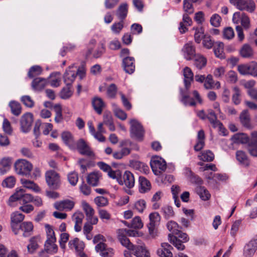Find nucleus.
<instances>
[{
    "label": "nucleus",
    "instance_id": "obj_13",
    "mask_svg": "<svg viewBox=\"0 0 257 257\" xmlns=\"http://www.w3.org/2000/svg\"><path fill=\"white\" fill-rule=\"evenodd\" d=\"M117 237L121 244L126 247L129 250H134L135 245H134L127 238L126 232L124 228L119 229L117 230Z\"/></svg>",
    "mask_w": 257,
    "mask_h": 257
},
{
    "label": "nucleus",
    "instance_id": "obj_37",
    "mask_svg": "<svg viewBox=\"0 0 257 257\" xmlns=\"http://www.w3.org/2000/svg\"><path fill=\"white\" fill-rule=\"evenodd\" d=\"M134 254L137 257H150V252L144 246L137 245L135 246Z\"/></svg>",
    "mask_w": 257,
    "mask_h": 257
},
{
    "label": "nucleus",
    "instance_id": "obj_56",
    "mask_svg": "<svg viewBox=\"0 0 257 257\" xmlns=\"http://www.w3.org/2000/svg\"><path fill=\"white\" fill-rule=\"evenodd\" d=\"M128 227H131L136 229H140L143 227V223L141 218L139 216H136L132 220L130 225L127 224Z\"/></svg>",
    "mask_w": 257,
    "mask_h": 257
},
{
    "label": "nucleus",
    "instance_id": "obj_55",
    "mask_svg": "<svg viewBox=\"0 0 257 257\" xmlns=\"http://www.w3.org/2000/svg\"><path fill=\"white\" fill-rule=\"evenodd\" d=\"M25 191L23 189H17L16 192L12 195L10 199V202H14L18 200H21Z\"/></svg>",
    "mask_w": 257,
    "mask_h": 257
},
{
    "label": "nucleus",
    "instance_id": "obj_52",
    "mask_svg": "<svg viewBox=\"0 0 257 257\" xmlns=\"http://www.w3.org/2000/svg\"><path fill=\"white\" fill-rule=\"evenodd\" d=\"M233 94L232 97V100L233 103L235 105H238L240 103V95L241 92L239 88L235 86L233 88Z\"/></svg>",
    "mask_w": 257,
    "mask_h": 257
},
{
    "label": "nucleus",
    "instance_id": "obj_45",
    "mask_svg": "<svg viewBox=\"0 0 257 257\" xmlns=\"http://www.w3.org/2000/svg\"><path fill=\"white\" fill-rule=\"evenodd\" d=\"M169 240L178 250H182L185 248L184 245L182 243L183 241L180 239H178L176 236L169 234L168 235Z\"/></svg>",
    "mask_w": 257,
    "mask_h": 257
},
{
    "label": "nucleus",
    "instance_id": "obj_53",
    "mask_svg": "<svg viewBox=\"0 0 257 257\" xmlns=\"http://www.w3.org/2000/svg\"><path fill=\"white\" fill-rule=\"evenodd\" d=\"M146 207V202L143 199H139L135 202L134 209L140 213L143 212Z\"/></svg>",
    "mask_w": 257,
    "mask_h": 257
},
{
    "label": "nucleus",
    "instance_id": "obj_36",
    "mask_svg": "<svg viewBox=\"0 0 257 257\" xmlns=\"http://www.w3.org/2000/svg\"><path fill=\"white\" fill-rule=\"evenodd\" d=\"M61 74L59 72H55L52 73L47 80L48 84L51 86L55 87L60 86L61 83Z\"/></svg>",
    "mask_w": 257,
    "mask_h": 257
},
{
    "label": "nucleus",
    "instance_id": "obj_59",
    "mask_svg": "<svg viewBox=\"0 0 257 257\" xmlns=\"http://www.w3.org/2000/svg\"><path fill=\"white\" fill-rule=\"evenodd\" d=\"M117 91V87L116 85L114 83H112L107 88V95L109 98H114L116 96Z\"/></svg>",
    "mask_w": 257,
    "mask_h": 257
},
{
    "label": "nucleus",
    "instance_id": "obj_23",
    "mask_svg": "<svg viewBox=\"0 0 257 257\" xmlns=\"http://www.w3.org/2000/svg\"><path fill=\"white\" fill-rule=\"evenodd\" d=\"M162 248L157 250V254L161 257H173V253L171 250L173 247L168 243H162Z\"/></svg>",
    "mask_w": 257,
    "mask_h": 257
},
{
    "label": "nucleus",
    "instance_id": "obj_20",
    "mask_svg": "<svg viewBox=\"0 0 257 257\" xmlns=\"http://www.w3.org/2000/svg\"><path fill=\"white\" fill-rule=\"evenodd\" d=\"M182 52L185 59L187 60L192 59L195 55V48L192 42L186 44L182 48Z\"/></svg>",
    "mask_w": 257,
    "mask_h": 257
},
{
    "label": "nucleus",
    "instance_id": "obj_26",
    "mask_svg": "<svg viewBox=\"0 0 257 257\" xmlns=\"http://www.w3.org/2000/svg\"><path fill=\"white\" fill-rule=\"evenodd\" d=\"M239 54L244 58H251L253 56L254 52L249 44H244L240 49Z\"/></svg>",
    "mask_w": 257,
    "mask_h": 257
},
{
    "label": "nucleus",
    "instance_id": "obj_38",
    "mask_svg": "<svg viewBox=\"0 0 257 257\" xmlns=\"http://www.w3.org/2000/svg\"><path fill=\"white\" fill-rule=\"evenodd\" d=\"M194 65L199 69H202L204 67L207 63V59L203 56L197 54L194 57Z\"/></svg>",
    "mask_w": 257,
    "mask_h": 257
},
{
    "label": "nucleus",
    "instance_id": "obj_48",
    "mask_svg": "<svg viewBox=\"0 0 257 257\" xmlns=\"http://www.w3.org/2000/svg\"><path fill=\"white\" fill-rule=\"evenodd\" d=\"M12 113L16 116L19 115L22 112L21 104L16 101H11L9 103Z\"/></svg>",
    "mask_w": 257,
    "mask_h": 257
},
{
    "label": "nucleus",
    "instance_id": "obj_17",
    "mask_svg": "<svg viewBox=\"0 0 257 257\" xmlns=\"http://www.w3.org/2000/svg\"><path fill=\"white\" fill-rule=\"evenodd\" d=\"M236 7L240 11L253 12L255 8L254 2L252 0H239Z\"/></svg>",
    "mask_w": 257,
    "mask_h": 257
},
{
    "label": "nucleus",
    "instance_id": "obj_51",
    "mask_svg": "<svg viewBox=\"0 0 257 257\" xmlns=\"http://www.w3.org/2000/svg\"><path fill=\"white\" fill-rule=\"evenodd\" d=\"M42 72V68L38 65H35L31 67L28 73L29 77L32 78L41 74Z\"/></svg>",
    "mask_w": 257,
    "mask_h": 257
},
{
    "label": "nucleus",
    "instance_id": "obj_25",
    "mask_svg": "<svg viewBox=\"0 0 257 257\" xmlns=\"http://www.w3.org/2000/svg\"><path fill=\"white\" fill-rule=\"evenodd\" d=\"M83 218L84 215L80 211L75 212L72 215V220L75 223L74 229L76 231L79 232L81 230Z\"/></svg>",
    "mask_w": 257,
    "mask_h": 257
},
{
    "label": "nucleus",
    "instance_id": "obj_50",
    "mask_svg": "<svg viewBox=\"0 0 257 257\" xmlns=\"http://www.w3.org/2000/svg\"><path fill=\"white\" fill-rule=\"evenodd\" d=\"M161 212L163 213L164 217L167 219L173 217L175 215L173 208L169 205L163 206L161 209Z\"/></svg>",
    "mask_w": 257,
    "mask_h": 257
},
{
    "label": "nucleus",
    "instance_id": "obj_7",
    "mask_svg": "<svg viewBox=\"0 0 257 257\" xmlns=\"http://www.w3.org/2000/svg\"><path fill=\"white\" fill-rule=\"evenodd\" d=\"M232 21L234 24H241V26L245 29H248L250 27V20L248 17L244 13L236 12L232 17Z\"/></svg>",
    "mask_w": 257,
    "mask_h": 257
},
{
    "label": "nucleus",
    "instance_id": "obj_41",
    "mask_svg": "<svg viewBox=\"0 0 257 257\" xmlns=\"http://www.w3.org/2000/svg\"><path fill=\"white\" fill-rule=\"evenodd\" d=\"M196 192L203 200L206 201L210 198V194L204 187L197 186L196 188Z\"/></svg>",
    "mask_w": 257,
    "mask_h": 257
},
{
    "label": "nucleus",
    "instance_id": "obj_57",
    "mask_svg": "<svg viewBox=\"0 0 257 257\" xmlns=\"http://www.w3.org/2000/svg\"><path fill=\"white\" fill-rule=\"evenodd\" d=\"M94 201L97 206L99 207L106 206L108 204V199L102 196L95 197Z\"/></svg>",
    "mask_w": 257,
    "mask_h": 257
},
{
    "label": "nucleus",
    "instance_id": "obj_61",
    "mask_svg": "<svg viewBox=\"0 0 257 257\" xmlns=\"http://www.w3.org/2000/svg\"><path fill=\"white\" fill-rule=\"evenodd\" d=\"M54 108L55 112V121L57 123L61 122L63 119V117L61 106L59 104H56L54 106Z\"/></svg>",
    "mask_w": 257,
    "mask_h": 257
},
{
    "label": "nucleus",
    "instance_id": "obj_30",
    "mask_svg": "<svg viewBox=\"0 0 257 257\" xmlns=\"http://www.w3.org/2000/svg\"><path fill=\"white\" fill-rule=\"evenodd\" d=\"M69 246L71 249H74L76 253L81 250H83L85 247L84 242L80 241L78 238H75L69 241Z\"/></svg>",
    "mask_w": 257,
    "mask_h": 257
},
{
    "label": "nucleus",
    "instance_id": "obj_33",
    "mask_svg": "<svg viewBox=\"0 0 257 257\" xmlns=\"http://www.w3.org/2000/svg\"><path fill=\"white\" fill-rule=\"evenodd\" d=\"M206 118L209 119L213 127L221 129L223 125L220 121L217 119V116L212 110H208V115L206 116Z\"/></svg>",
    "mask_w": 257,
    "mask_h": 257
},
{
    "label": "nucleus",
    "instance_id": "obj_6",
    "mask_svg": "<svg viewBox=\"0 0 257 257\" xmlns=\"http://www.w3.org/2000/svg\"><path fill=\"white\" fill-rule=\"evenodd\" d=\"M131 133L139 140H142L144 134V130L141 124L136 119L130 120Z\"/></svg>",
    "mask_w": 257,
    "mask_h": 257
},
{
    "label": "nucleus",
    "instance_id": "obj_9",
    "mask_svg": "<svg viewBox=\"0 0 257 257\" xmlns=\"http://www.w3.org/2000/svg\"><path fill=\"white\" fill-rule=\"evenodd\" d=\"M76 147L80 154L88 157L94 156L90 148L83 139H79L76 144Z\"/></svg>",
    "mask_w": 257,
    "mask_h": 257
},
{
    "label": "nucleus",
    "instance_id": "obj_34",
    "mask_svg": "<svg viewBox=\"0 0 257 257\" xmlns=\"http://www.w3.org/2000/svg\"><path fill=\"white\" fill-rule=\"evenodd\" d=\"M48 84L47 80L42 78H36L32 82L33 88L36 90H41Z\"/></svg>",
    "mask_w": 257,
    "mask_h": 257
},
{
    "label": "nucleus",
    "instance_id": "obj_8",
    "mask_svg": "<svg viewBox=\"0 0 257 257\" xmlns=\"http://www.w3.org/2000/svg\"><path fill=\"white\" fill-rule=\"evenodd\" d=\"M150 223L148 225L150 234L155 237L157 233L156 226L160 219V216L158 213L153 212L149 215Z\"/></svg>",
    "mask_w": 257,
    "mask_h": 257
},
{
    "label": "nucleus",
    "instance_id": "obj_58",
    "mask_svg": "<svg viewBox=\"0 0 257 257\" xmlns=\"http://www.w3.org/2000/svg\"><path fill=\"white\" fill-rule=\"evenodd\" d=\"M133 165L136 169L139 170L140 171L144 172L145 174H147L149 172V167L145 164L139 162V161H135Z\"/></svg>",
    "mask_w": 257,
    "mask_h": 257
},
{
    "label": "nucleus",
    "instance_id": "obj_10",
    "mask_svg": "<svg viewBox=\"0 0 257 257\" xmlns=\"http://www.w3.org/2000/svg\"><path fill=\"white\" fill-rule=\"evenodd\" d=\"M135 183L134 175L128 171H125L122 176V179L121 177L120 179L118 180L119 184L120 185H124L128 188H133L134 186Z\"/></svg>",
    "mask_w": 257,
    "mask_h": 257
},
{
    "label": "nucleus",
    "instance_id": "obj_32",
    "mask_svg": "<svg viewBox=\"0 0 257 257\" xmlns=\"http://www.w3.org/2000/svg\"><path fill=\"white\" fill-rule=\"evenodd\" d=\"M205 134L204 132L201 130H200L197 134V141L196 145L194 147L195 151L198 152L201 150L205 146Z\"/></svg>",
    "mask_w": 257,
    "mask_h": 257
},
{
    "label": "nucleus",
    "instance_id": "obj_21",
    "mask_svg": "<svg viewBox=\"0 0 257 257\" xmlns=\"http://www.w3.org/2000/svg\"><path fill=\"white\" fill-rule=\"evenodd\" d=\"M135 59L132 57H126L122 60V66L125 72L131 74L135 70Z\"/></svg>",
    "mask_w": 257,
    "mask_h": 257
},
{
    "label": "nucleus",
    "instance_id": "obj_14",
    "mask_svg": "<svg viewBox=\"0 0 257 257\" xmlns=\"http://www.w3.org/2000/svg\"><path fill=\"white\" fill-rule=\"evenodd\" d=\"M101 173L99 171H93L88 174L86 177L87 183L93 187L97 186L102 179Z\"/></svg>",
    "mask_w": 257,
    "mask_h": 257
},
{
    "label": "nucleus",
    "instance_id": "obj_19",
    "mask_svg": "<svg viewBox=\"0 0 257 257\" xmlns=\"http://www.w3.org/2000/svg\"><path fill=\"white\" fill-rule=\"evenodd\" d=\"M183 76L184 86L187 90L190 88L192 82L193 81L194 74L191 69L188 67H185L183 69Z\"/></svg>",
    "mask_w": 257,
    "mask_h": 257
},
{
    "label": "nucleus",
    "instance_id": "obj_15",
    "mask_svg": "<svg viewBox=\"0 0 257 257\" xmlns=\"http://www.w3.org/2000/svg\"><path fill=\"white\" fill-rule=\"evenodd\" d=\"M75 202L69 199H65L56 202L55 208L59 211H71L74 207Z\"/></svg>",
    "mask_w": 257,
    "mask_h": 257
},
{
    "label": "nucleus",
    "instance_id": "obj_31",
    "mask_svg": "<svg viewBox=\"0 0 257 257\" xmlns=\"http://www.w3.org/2000/svg\"><path fill=\"white\" fill-rule=\"evenodd\" d=\"M236 158L240 164L244 167H248L250 161L245 153L242 151H237L236 152Z\"/></svg>",
    "mask_w": 257,
    "mask_h": 257
},
{
    "label": "nucleus",
    "instance_id": "obj_35",
    "mask_svg": "<svg viewBox=\"0 0 257 257\" xmlns=\"http://www.w3.org/2000/svg\"><path fill=\"white\" fill-rule=\"evenodd\" d=\"M92 103L94 109L98 114H101L103 108L105 107V104L102 99L98 97L93 98Z\"/></svg>",
    "mask_w": 257,
    "mask_h": 257
},
{
    "label": "nucleus",
    "instance_id": "obj_42",
    "mask_svg": "<svg viewBox=\"0 0 257 257\" xmlns=\"http://www.w3.org/2000/svg\"><path fill=\"white\" fill-rule=\"evenodd\" d=\"M139 184V190L141 193H145L151 188V184L150 182L144 177H140Z\"/></svg>",
    "mask_w": 257,
    "mask_h": 257
},
{
    "label": "nucleus",
    "instance_id": "obj_24",
    "mask_svg": "<svg viewBox=\"0 0 257 257\" xmlns=\"http://www.w3.org/2000/svg\"><path fill=\"white\" fill-rule=\"evenodd\" d=\"M128 6L126 3L121 4L116 11V16L120 21H124L127 16Z\"/></svg>",
    "mask_w": 257,
    "mask_h": 257
},
{
    "label": "nucleus",
    "instance_id": "obj_27",
    "mask_svg": "<svg viewBox=\"0 0 257 257\" xmlns=\"http://www.w3.org/2000/svg\"><path fill=\"white\" fill-rule=\"evenodd\" d=\"M61 137L64 143L71 149L75 148L76 143L71 133L69 132H64L62 133Z\"/></svg>",
    "mask_w": 257,
    "mask_h": 257
},
{
    "label": "nucleus",
    "instance_id": "obj_16",
    "mask_svg": "<svg viewBox=\"0 0 257 257\" xmlns=\"http://www.w3.org/2000/svg\"><path fill=\"white\" fill-rule=\"evenodd\" d=\"M256 249L257 239H252L244 246L243 255L245 257H252Z\"/></svg>",
    "mask_w": 257,
    "mask_h": 257
},
{
    "label": "nucleus",
    "instance_id": "obj_2",
    "mask_svg": "<svg viewBox=\"0 0 257 257\" xmlns=\"http://www.w3.org/2000/svg\"><path fill=\"white\" fill-rule=\"evenodd\" d=\"M97 41L94 39H91L87 45V50L86 52V56L87 57L92 55L94 58H98L105 52L106 48L105 44L103 42H100L98 44L96 49L94 50V48L96 44Z\"/></svg>",
    "mask_w": 257,
    "mask_h": 257
},
{
    "label": "nucleus",
    "instance_id": "obj_11",
    "mask_svg": "<svg viewBox=\"0 0 257 257\" xmlns=\"http://www.w3.org/2000/svg\"><path fill=\"white\" fill-rule=\"evenodd\" d=\"M33 121V116L31 113H27L24 114L21 119V126L22 132H28L31 127Z\"/></svg>",
    "mask_w": 257,
    "mask_h": 257
},
{
    "label": "nucleus",
    "instance_id": "obj_29",
    "mask_svg": "<svg viewBox=\"0 0 257 257\" xmlns=\"http://www.w3.org/2000/svg\"><path fill=\"white\" fill-rule=\"evenodd\" d=\"M40 237L39 236H34L29 240V243L27 245L28 251L30 253H33L39 246Z\"/></svg>",
    "mask_w": 257,
    "mask_h": 257
},
{
    "label": "nucleus",
    "instance_id": "obj_49",
    "mask_svg": "<svg viewBox=\"0 0 257 257\" xmlns=\"http://www.w3.org/2000/svg\"><path fill=\"white\" fill-rule=\"evenodd\" d=\"M167 228L168 230L172 232L173 234H178L180 232L181 227L176 222L170 221L167 223Z\"/></svg>",
    "mask_w": 257,
    "mask_h": 257
},
{
    "label": "nucleus",
    "instance_id": "obj_5",
    "mask_svg": "<svg viewBox=\"0 0 257 257\" xmlns=\"http://www.w3.org/2000/svg\"><path fill=\"white\" fill-rule=\"evenodd\" d=\"M46 181L49 187L53 189H57L60 184V176L55 171L50 170L45 174Z\"/></svg>",
    "mask_w": 257,
    "mask_h": 257
},
{
    "label": "nucleus",
    "instance_id": "obj_22",
    "mask_svg": "<svg viewBox=\"0 0 257 257\" xmlns=\"http://www.w3.org/2000/svg\"><path fill=\"white\" fill-rule=\"evenodd\" d=\"M24 218L25 215L18 211L15 212L11 214V226L16 234L18 233V231L16 230L17 224L22 221Z\"/></svg>",
    "mask_w": 257,
    "mask_h": 257
},
{
    "label": "nucleus",
    "instance_id": "obj_28",
    "mask_svg": "<svg viewBox=\"0 0 257 257\" xmlns=\"http://www.w3.org/2000/svg\"><path fill=\"white\" fill-rule=\"evenodd\" d=\"M13 159L11 157H5L0 160V172L5 174L8 171L12 165Z\"/></svg>",
    "mask_w": 257,
    "mask_h": 257
},
{
    "label": "nucleus",
    "instance_id": "obj_39",
    "mask_svg": "<svg viewBox=\"0 0 257 257\" xmlns=\"http://www.w3.org/2000/svg\"><path fill=\"white\" fill-rule=\"evenodd\" d=\"M240 121L241 124L245 127L249 128L250 126V116L247 110H243L239 116Z\"/></svg>",
    "mask_w": 257,
    "mask_h": 257
},
{
    "label": "nucleus",
    "instance_id": "obj_1",
    "mask_svg": "<svg viewBox=\"0 0 257 257\" xmlns=\"http://www.w3.org/2000/svg\"><path fill=\"white\" fill-rule=\"evenodd\" d=\"M45 227L46 230L47 239L44 244L45 250L39 252L40 257H47L45 255V251L53 254L56 253L58 250V246L56 244V238L52 227L49 224H46Z\"/></svg>",
    "mask_w": 257,
    "mask_h": 257
},
{
    "label": "nucleus",
    "instance_id": "obj_12",
    "mask_svg": "<svg viewBox=\"0 0 257 257\" xmlns=\"http://www.w3.org/2000/svg\"><path fill=\"white\" fill-rule=\"evenodd\" d=\"M95 250L103 257H111L114 254L113 249L108 247L104 242L98 243L95 247Z\"/></svg>",
    "mask_w": 257,
    "mask_h": 257
},
{
    "label": "nucleus",
    "instance_id": "obj_63",
    "mask_svg": "<svg viewBox=\"0 0 257 257\" xmlns=\"http://www.w3.org/2000/svg\"><path fill=\"white\" fill-rule=\"evenodd\" d=\"M82 208L85 213L86 216L94 215L95 211L93 208L86 202L83 201L82 203Z\"/></svg>",
    "mask_w": 257,
    "mask_h": 257
},
{
    "label": "nucleus",
    "instance_id": "obj_44",
    "mask_svg": "<svg viewBox=\"0 0 257 257\" xmlns=\"http://www.w3.org/2000/svg\"><path fill=\"white\" fill-rule=\"evenodd\" d=\"M20 229L23 231V236H28L33 229V225L31 222H24L20 225Z\"/></svg>",
    "mask_w": 257,
    "mask_h": 257
},
{
    "label": "nucleus",
    "instance_id": "obj_40",
    "mask_svg": "<svg viewBox=\"0 0 257 257\" xmlns=\"http://www.w3.org/2000/svg\"><path fill=\"white\" fill-rule=\"evenodd\" d=\"M232 140L234 143L237 144H248L249 138L244 134H237L234 135Z\"/></svg>",
    "mask_w": 257,
    "mask_h": 257
},
{
    "label": "nucleus",
    "instance_id": "obj_46",
    "mask_svg": "<svg viewBox=\"0 0 257 257\" xmlns=\"http://www.w3.org/2000/svg\"><path fill=\"white\" fill-rule=\"evenodd\" d=\"M21 183L23 186L28 189H32L35 192H39L40 190L39 187L36 185L33 181L28 180L25 179L21 180Z\"/></svg>",
    "mask_w": 257,
    "mask_h": 257
},
{
    "label": "nucleus",
    "instance_id": "obj_47",
    "mask_svg": "<svg viewBox=\"0 0 257 257\" xmlns=\"http://www.w3.org/2000/svg\"><path fill=\"white\" fill-rule=\"evenodd\" d=\"M224 44L222 42H216L214 47V52L215 55L220 59L224 58V54L223 53Z\"/></svg>",
    "mask_w": 257,
    "mask_h": 257
},
{
    "label": "nucleus",
    "instance_id": "obj_64",
    "mask_svg": "<svg viewBox=\"0 0 257 257\" xmlns=\"http://www.w3.org/2000/svg\"><path fill=\"white\" fill-rule=\"evenodd\" d=\"M248 75L257 76V62L252 61L248 63Z\"/></svg>",
    "mask_w": 257,
    "mask_h": 257
},
{
    "label": "nucleus",
    "instance_id": "obj_4",
    "mask_svg": "<svg viewBox=\"0 0 257 257\" xmlns=\"http://www.w3.org/2000/svg\"><path fill=\"white\" fill-rule=\"evenodd\" d=\"M150 165L153 172L156 175H160L165 172L167 168L165 161L162 158L156 156L153 157L150 162Z\"/></svg>",
    "mask_w": 257,
    "mask_h": 257
},
{
    "label": "nucleus",
    "instance_id": "obj_62",
    "mask_svg": "<svg viewBox=\"0 0 257 257\" xmlns=\"http://www.w3.org/2000/svg\"><path fill=\"white\" fill-rule=\"evenodd\" d=\"M204 86L206 89H211L214 87V82L211 74L208 75L205 78Z\"/></svg>",
    "mask_w": 257,
    "mask_h": 257
},
{
    "label": "nucleus",
    "instance_id": "obj_43",
    "mask_svg": "<svg viewBox=\"0 0 257 257\" xmlns=\"http://www.w3.org/2000/svg\"><path fill=\"white\" fill-rule=\"evenodd\" d=\"M198 157L200 160L204 162H212L214 159L213 153L210 150L203 151Z\"/></svg>",
    "mask_w": 257,
    "mask_h": 257
},
{
    "label": "nucleus",
    "instance_id": "obj_18",
    "mask_svg": "<svg viewBox=\"0 0 257 257\" xmlns=\"http://www.w3.org/2000/svg\"><path fill=\"white\" fill-rule=\"evenodd\" d=\"M74 68L73 66L69 67L64 74V82L67 86H71L76 77V70L73 69Z\"/></svg>",
    "mask_w": 257,
    "mask_h": 257
},
{
    "label": "nucleus",
    "instance_id": "obj_60",
    "mask_svg": "<svg viewBox=\"0 0 257 257\" xmlns=\"http://www.w3.org/2000/svg\"><path fill=\"white\" fill-rule=\"evenodd\" d=\"M124 27V21H120L118 22H115L111 26V30L112 32L116 34H118L122 30Z\"/></svg>",
    "mask_w": 257,
    "mask_h": 257
},
{
    "label": "nucleus",
    "instance_id": "obj_54",
    "mask_svg": "<svg viewBox=\"0 0 257 257\" xmlns=\"http://www.w3.org/2000/svg\"><path fill=\"white\" fill-rule=\"evenodd\" d=\"M72 94L73 92L71 89V86L66 85L61 90L59 95L61 98L66 99L70 97Z\"/></svg>",
    "mask_w": 257,
    "mask_h": 257
},
{
    "label": "nucleus",
    "instance_id": "obj_3",
    "mask_svg": "<svg viewBox=\"0 0 257 257\" xmlns=\"http://www.w3.org/2000/svg\"><path fill=\"white\" fill-rule=\"evenodd\" d=\"M15 169L18 174L27 176L30 175L33 165L26 160L20 159L15 163Z\"/></svg>",
    "mask_w": 257,
    "mask_h": 257
}]
</instances>
